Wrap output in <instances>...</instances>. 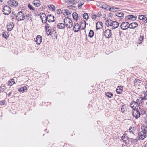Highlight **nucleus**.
Returning <instances> with one entry per match:
<instances>
[{
    "mask_svg": "<svg viewBox=\"0 0 147 147\" xmlns=\"http://www.w3.org/2000/svg\"><path fill=\"white\" fill-rule=\"evenodd\" d=\"M64 23L67 28H70L72 27V21L70 18H66L64 19Z\"/></svg>",
    "mask_w": 147,
    "mask_h": 147,
    "instance_id": "nucleus-1",
    "label": "nucleus"
},
{
    "mask_svg": "<svg viewBox=\"0 0 147 147\" xmlns=\"http://www.w3.org/2000/svg\"><path fill=\"white\" fill-rule=\"evenodd\" d=\"M96 6L105 10H108V7L109 5L103 2H97L96 3Z\"/></svg>",
    "mask_w": 147,
    "mask_h": 147,
    "instance_id": "nucleus-2",
    "label": "nucleus"
},
{
    "mask_svg": "<svg viewBox=\"0 0 147 147\" xmlns=\"http://www.w3.org/2000/svg\"><path fill=\"white\" fill-rule=\"evenodd\" d=\"M103 34L106 38H109L112 35L111 31L109 29H106L103 32Z\"/></svg>",
    "mask_w": 147,
    "mask_h": 147,
    "instance_id": "nucleus-3",
    "label": "nucleus"
},
{
    "mask_svg": "<svg viewBox=\"0 0 147 147\" xmlns=\"http://www.w3.org/2000/svg\"><path fill=\"white\" fill-rule=\"evenodd\" d=\"M121 138L123 142L126 144H128L129 142V138L126 134L123 135L121 137Z\"/></svg>",
    "mask_w": 147,
    "mask_h": 147,
    "instance_id": "nucleus-4",
    "label": "nucleus"
},
{
    "mask_svg": "<svg viewBox=\"0 0 147 147\" xmlns=\"http://www.w3.org/2000/svg\"><path fill=\"white\" fill-rule=\"evenodd\" d=\"M129 24L127 22H122L120 25V28L122 30H125L127 29L129 27Z\"/></svg>",
    "mask_w": 147,
    "mask_h": 147,
    "instance_id": "nucleus-5",
    "label": "nucleus"
},
{
    "mask_svg": "<svg viewBox=\"0 0 147 147\" xmlns=\"http://www.w3.org/2000/svg\"><path fill=\"white\" fill-rule=\"evenodd\" d=\"M16 18L18 21H22L25 19V16L21 12H19L16 16Z\"/></svg>",
    "mask_w": 147,
    "mask_h": 147,
    "instance_id": "nucleus-6",
    "label": "nucleus"
},
{
    "mask_svg": "<svg viewBox=\"0 0 147 147\" xmlns=\"http://www.w3.org/2000/svg\"><path fill=\"white\" fill-rule=\"evenodd\" d=\"M3 12L4 14L7 15L9 14L11 12V9L9 7L5 6L4 7Z\"/></svg>",
    "mask_w": 147,
    "mask_h": 147,
    "instance_id": "nucleus-7",
    "label": "nucleus"
},
{
    "mask_svg": "<svg viewBox=\"0 0 147 147\" xmlns=\"http://www.w3.org/2000/svg\"><path fill=\"white\" fill-rule=\"evenodd\" d=\"M35 42L38 45H40L42 40V37L40 35H37L34 39Z\"/></svg>",
    "mask_w": 147,
    "mask_h": 147,
    "instance_id": "nucleus-8",
    "label": "nucleus"
},
{
    "mask_svg": "<svg viewBox=\"0 0 147 147\" xmlns=\"http://www.w3.org/2000/svg\"><path fill=\"white\" fill-rule=\"evenodd\" d=\"M132 115L134 117L137 119L140 117V115L139 112L137 110H133Z\"/></svg>",
    "mask_w": 147,
    "mask_h": 147,
    "instance_id": "nucleus-9",
    "label": "nucleus"
},
{
    "mask_svg": "<svg viewBox=\"0 0 147 147\" xmlns=\"http://www.w3.org/2000/svg\"><path fill=\"white\" fill-rule=\"evenodd\" d=\"M7 3L10 6L13 7L17 6L18 5V2L15 0L9 1Z\"/></svg>",
    "mask_w": 147,
    "mask_h": 147,
    "instance_id": "nucleus-10",
    "label": "nucleus"
},
{
    "mask_svg": "<svg viewBox=\"0 0 147 147\" xmlns=\"http://www.w3.org/2000/svg\"><path fill=\"white\" fill-rule=\"evenodd\" d=\"M108 10L110 12H115L118 11L119 10V8L115 7L114 6H109L108 7Z\"/></svg>",
    "mask_w": 147,
    "mask_h": 147,
    "instance_id": "nucleus-11",
    "label": "nucleus"
},
{
    "mask_svg": "<svg viewBox=\"0 0 147 147\" xmlns=\"http://www.w3.org/2000/svg\"><path fill=\"white\" fill-rule=\"evenodd\" d=\"M123 89V87L121 86H118L116 89V92L117 94H121L122 92Z\"/></svg>",
    "mask_w": 147,
    "mask_h": 147,
    "instance_id": "nucleus-12",
    "label": "nucleus"
},
{
    "mask_svg": "<svg viewBox=\"0 0 147 147\" xmlns=\"http://www.w3.org/2000/svg\"><path fill=\"white\" fill-rule=\"evenodd\" d=\"M32 4L35 7H39L41 5V2L39 0H34Z\"/></svg>",
    "mask_w": 147,
    "mask_h": 147,
    "instance_id": "nucleus-13",
    "label": "nucleus"
},
{
    "mask_svg": "<svg viewBox=\"0 0 147 147\" xmlns=\"http://www.w3.org/2000/svg\"><path fill=\"white\" fill-rule=\"evenodd\" d=\"M119 26V23L116 21H113L112 22L111 26L112 29H114L117 28Z\"/></svg>",
    "mask_w": 147,
    "mask_h": 147,
    "instance_id": "nucleus-14",
    "label": "nucleus"
},
{
    "mask_svg": "<svg viewBox=\"0 0 147 147\" xmlns=\"http://www.w3.org/2000/svg\"><path fill=\"white\" fill-rule=\"evenodd\" d=\"M103 26L102 23L100 22H98L96 24V28L97 30L102 29Z\"/></svg>",
    "mask_w": 147,
    "mask_h": 147,
    "instance_id": "nucleus-15",
    "label": "nucleus"
},
{
    "mask_svg": "<svg viewBox=\"0 0 147 147\" xmlns=\"http://www.w3.org/2000/svg\"><path fill=\"white\" fill-rule=\"evenodd\" d=\"M40 17L42 22L44 23H45L47 21V18L45 14L43 13L41 14Z\"/></svg>",
    "mask_w": 147,
    "mask_h": 147,
    "instance_id": "nucleus-16",
    "label": "nucleus"
},
{
    "mask_svg": "<svg viewBox=\"0 0 147 147\" xmlns=\"http://www.w3.org/2000/svg\"><path fill=\"white\" fill-rule=\"evenodd\" d=\"M131 107L134 110H136L138 107V104L137 102H132L131 104Z\"/></svg>",
    "mask_w": 147,
    "mask_h": 147,
    "instance_id": "nucleus-17",
    "label": "nucleus"
},
{
    "mask_svg": "<svg viewBox=\"0 0 147 147\" xmlns=\"http://www.w3.org/2000/svg\"><path fill=\"white\" fill-rule=\"evenodd\" d=\"M139 138L141 140H143L146 136V133L143 132H140L139 134Z\"/></svg>",
    "mask_w": 147,
    "mask_h": 147,
    "instance_id": "nucleus-18",
    "label": "nucleus"
},
{
    "mask_svg": "<svg viewBox=\"0 0 147 147\" xmlns=\"http://www.w3.org/2000/svg\"><path fill=\"white\" fill-rule=\"evenodd\" d=\"M14 25L13 23L9 22L8 23L7 26V29L9 31H11L13 28Z\"/></svg>",
    "mask_w": 147,
    "mask_h": 147,
    "instance_id": "nucleus-19",
    "label": "nucleus"
},
{
    "mask_svg": "<svg viewBox=\"0 0 147 147\" xmlns=\"http://www.w3.org/2000/svg\"><path fill=\"white\" fill-rule=\"evenodd\" d=\"M46 32L47 35H50L51 34V30L49 27L48 25L46 26Z\"/></svg>",
    "mask_w": 147,
    "mask_h": 147,
    "instance_id": "nucleus-20",
    "label": "nucleus"
},
{
    "mask_svg": "<svg viewBox=\"0 0 147 147\" xmlns=\"http://www.w3.org/2000/svg\"><path fill=\"white\" fill-rule=\"evenodd\" d=\"M80 26L78 24H75L73 27L74 30L75 32H77L79 30Z\"/></svg>",
    "mask_w": 147,
    "mask_h": 147,
    "instance_id": "nucleus-21",
    "label": "nucleus"
},
{
    "mask_svg": "<svg viewBox=\"0 0 147 147\" xmlns=\"http://www.w3.org/2000/svg\"><path fill=\"white\" fill-rule=\"evenodd\" d=\"M27 89V86H24L22 87H20L18 89V91L20 92L23 93L26 91Z\"/></svg>",
    "mask_w": 147,
    "mask_h": 147,
    "instance_id": "nucleus-22",
    "label": "nucleus"
},
{
    "mask_svg": "<svg viewBox=\"0 0 147 147\" xmlns=\"http://www.w3.org/2000/svg\"><path fill=\"white\" fill-rule=\"evenodd\" d=\"M47 20L49 22H52L54 21V17L51 15H49L47 18Z\"/></svg>",
    "mask_w": 147,
    "mask_h": 147,
    "instance_id": "nucleus-23",
    "label": "nucleus"
},
{
    "mask_svg": "<svg viewBox=\"0 0 147 147\" xmlns=\"http://www.w3.org/2000/svg\"><path fill=\"white\" fill-rule=\"evenodd\" d=\"M129 27L131 29L135 28L138 26V24L135 22H133L129 24Z\"/></svg>",
    "mask_w": 147,
    "mask_h": 147,
    "instance_id": "nucleus-24",
    "label": "nucleus"
},
{
    "mask_svg": "<svg viewBox=\"0 0 147 147\" xmlns=\"http://www.w3.org/2000/svg\"><path fill=\"white\" fill-rule=\"evenodd\" d=\"M142 129L141 132H143L144 133H147V126L145 125H143L141 127Z\"/></svg>",
    "mask_w": 147,
    "mask_h": 147,
    "instance_id": "nucleus-25",
    "label": "nucleus"
},
{
    "mask_svg": "<svg viewBox=\"0 0 147 147\" xmlns=\"http://www.w3.org/2000/svg\"><path fill=\"white\" fill-rule=\"evenodd\" d=\"M86 25V21L84 20L82 21H81L80 23V27L82 29H84L85 28Z\"/></svg>",
    "mask_w": 147,
    "mask_h": 147,
    "instance_id": "nucleus-26",
    "label": "nucleus"
},
{
    "mask_svg": "<svg viewBox=\"0 0 147 147\" xmlns=\"http://www.w3.org/2000/svg\"><path fill=\"white\" fill-rule=\"evenodd\" d=\"M72 17L74 20L76 21L78 20L79 17L78 15L76 12H74L72 14Z\"/></svg>",
    "mask_w": 147,
    "mask_h": 147,
    "instance_id": "nucleus-27",
    "label": "nucleus"
},
{
    "mask_svg": "<svg viewBox=\"0 0 147 147\" xmlns=\"http://www.w3.org/2000/svg\"><path fill=\"white\" fill-rule=\"evenodd\" d=\"M15 84V82L13 79H12L9 81L7 83V84L9 86H11Z\"/></svg>",
    "mask_w": 147,
    "mask_h": 147,
    "instance_id": "nucleus-28",
    "label": "nucleus"
},
{
    "mask_svg": "<svg viewBox=\"0 0 147 147\" xmlns=\"http://www.w3.org/2000/svg\"><path fill=\"white\" fill-rule=\"evenodd\" d=\"M112 22V21L110 20H107L105 23L106 26L107 27L111 26Z\"/></svg>",
    "mask_w": 147,
    "mask_h": 147,
    "instance_id": "nucleus-29",
    "label": "nucleus"
},
{
    "mask_svg": "<svg viewBox=\"0 0 147 147\" xmlns=\"http://www.w3.org/2000/svg\"><path fill=\"white\" fill-rule=\"evenodd\" d=\"M57 27L59 29H63L65 27V25L62 23H59L57 25Z\"/></svg>",
    "mask_w": 147,
    "mask_h": 147,
    "instance_id": "nucleus-30",
    "label": "nucleus"
},
{
    "mask_svg": "<svg viewBox=\"0 0 147 147\" xmlns=\"http://www.w3.org/2000/svg\"><path fill=\"white\" fill-rule=\"evenodd\" d=\"M80 1V0H71V3L74 5H75L78 3Z\"/></svg>",
    "mask_w": 147,
    "mask_h": 147,
    "instance_id": "nucleus-31",
    "label": "nucleus"
},
{
    "mask_svg": "<svg viewBox=\"0 0 147 147\" xmlns=\"http://www.w3.org/2000/svg\"><path fill=\"white\" fill-rule=\"evenodd\" d=\"M115 15L119 17H122L123 16L124 13L123 12H117L116 13Z\"/></svg>",
    "mask_w": 147,
    "mask_h": 147,
    "instance_id": "nucleus-32",
    "label": "nucleus"
},
{
    "mask_svg": "<svg viewBox=\"0 0 147 147\" xmlns=\"http://www.w3.org/2000/svg\"><path fill=\"white\" fill-rule=\"evenodd\" d=\"M48 7L50 9L54 11L55 10V6L53 5H48Z\"/></svg>",
    "mask_w": 147,
    "mask_h": 147,
    "instance_id": "nucleus-33",
    "label": "nucleus"
},
{
    "mask_svg": "<svg viewBox=\"0 0 147 147\" xmlns=\"http://www.w3.org/2000/svg\"><path fill=\"white\" fill-rule=\"evenodd\" d=\"M94 32L93 30H90L88 33V36L90 38H92L93 37L94 35Z\"/></svg>",
    "mask_w": 147,
    "mask_h": 147,
    "instance_id": "nucleus-34",
    "label": "nucleus"
},
{
    "mask_svg": "<svg viewBox=\"0 0 147 147\" xmlns=\"http://www.w3.org/2000/svg\"><path fill=\"white\" fill-rule=\"evenodd\" d=\"M105 95L107 97L109 98H111L113 96V94L110 92H107L105 93Z\"/></svg>",
    "mask_w": 147,
    "mask_h": 147,
    "instance_id": "nucleus-35",
    "label": "nucleus"
},
{
    "mask_svg": "<svg viewBox=\"0 0 147 147\" xmlns=\"http://www.w3.org/2000/svg\"><path fill=\"white\" fill-rule=\"evenodd\" d=\"M84 2L83 1H80L78 4V8L79 9L81 8V6L84 4Z\"/></svg>",
    "mask_w": 147,
    "mask_h": 147,
    "instance_id": "nucleus-36",
    "label": "nucleus"
},
{
    "mask_svg": "<svg viewBox=\"0 0 147 147\" xmlns=\"http://www.w3.org/2000/svg\"><path fill=\"white\" fill-rule=\"evenodd\" d=\"M144 39V36H142L140 37L138 39V43L139 44H140L141 43L143 40Z\"/></svg>",
    "mask_w": 147,
    "mask_h": 147,
    "instance_id": "nucleus-37",
    "label": "nucleus"
},
{
    "mask_svg": "<svg viewBox=\"0 0 147 147\" xmlns=\"http://www.w3.org/2000/svg\"><path fill=\"white\" fill-rule=\"evenodd\" d=\"M136 129V128L135 127L132 126L130 127L129 129V130L131 132H132L133 131H134Z\"/></svg>",
    "mask_w": 147,
    "mask_h": 147,
    "instance_id": "nucleus-38",
    "label": "nucleus"
},
{
    "mask_svg": "<svg viewBox=\"0 0 147 147\" xmlns=\"http://www.w3.org/2000/svg\"><path fill=\"white\" fill-rule=\"evenodd\" d=\"M2 36L5 38L7 39L8 37V34L5 32H3L2 34Z\"/></svg>",
    "mask_w": 147,
    "mask_h": 147,
    "instance_id": "nucleus-39",
    "label": "nucleus"
},
{
    "mask_svg": "<svg viewBox=\"0 0 147 147\" xmlns=\"http://www.w3.org/2000/svg\"><path fill=\"white\" fill-rule=\"evenodd\" d=\"M83 17L84 19L87 20L88 18V15L87 13H84L83 15Z\"/></svg>",
    "mask_w": 147,
    "mask_h": 147,
    "instance_id": "nucleus-40",
    "label": "nucleus"
},
{
    "mask_svg": "<svg viewBox=\"0 0 147 147\" xmlns=\"http://www.w3.org/2000/svg\"><path fill=\"white\" fill-rule=\"evenodd\" d=\"M28 7L30 10H32L33 11L35 10L33 8V6L30 4H28Z\"/></svg>",
    "mask_w": 147,
    "mask_h": 147,
    "instance_id": "nucleus-41",
    "label": "nucleus"
},
{
    "mask_svg": "<svg viewBox=\"0 0 147 147\" xmlns=\"http://www.w3.org/2000/svg\"><path fill=\"white\" fill-rule=\"evenodd\" d=\"M125 106L124 105H122L121 106V109L122 112H124L125 111Z\"/></svg>",
    "mask_w": 147,
    "mask_h": 147,
    "instance_id": "nucleus-42",
    "label": "nucleus"
},
{
    "mask_svg": "<svg viewBox=\"0 0 147 147\" xmlns=\"http://www.w3.org/2000/svg\"><path fill=\"white\" fill-rule=\"evenodd\" d=\"M65 12L67 16H69L70 15L71 13L70 12L67 10L65 9Z\"/></svg>",
    "mask_w": 147,
    "mask_h": 147,
    "instance_id": "nucleus-43",
    "label": "nucleus"
},
{
    "mask_svg": "<svg viewBox=\"0 0 147 147\" xmlns=\"http://www.w3.org/2000/svg\"><path fill=\"white\" fill-rule=\"evenodd\" d=\"M26 17L29 20H31L32 17V16L31 15H27L26 16Z\"/></svg>",
    "mask_w": 147,
    "mask_h": 147,
    "instance_id": "nucleus-44",
    "label": "nucleus"
},
{
    "mask_svg": "<svg viewBox=\"0 0 147 147\" xmlns=\"http://www.w3.org/2000/svg\"><path fill=\"white\" fill-rule=\"evenodd\" d=\"M134 17V16L133 15H129L127 16V18L128 19H131L133 18Z\"/></svg>",
    "mask_w": 147,
    "mask_h": 147,
    "instance_id": "nucleus-45",
    "label": "nucleus"
},
{
    "mask_svg": "<svg viewBox=\"0 0 147 147\" xmlns=\"http://www.w3.org/2000/svg\"><path fill=\"white\" fill-rule=\"evenodd\" d=\"M96 18V16L95 15H93L92 16V19L94 20H95Z\"/></svg>",
    "mask_w": 147,
    "mask_h": 147,
    "instance_id": "nucleus-46",
    "label": "nucleus"
},
{
    "mask_svg": "<svg viewBox=\"0 0 147 147\" xmlns=\"http://www.w3.org/2000/svg\"><path fill=\"white\" fill-rule=\"evenodd\" d=\"M141 81H140V80H138L136 82V84H135V85H137V84H138L139 83H141Z\"/></svg>",
    "mask_w": 147,
    "mask_h": 147,
    "instance_id": "nucleus-47",
    "label": "nucleus"
},
{
    "mask_svg": "<svg viewBox=\"0 0 147 147\" xmlns=\"http://www.w3.org/2000/svg\"><path fill=\"white\" fill-rule=\"evenodd\" d=\"M61 13V11L60 9H58L57 11V13L59 14H60Z\"/></svg>",
    "mask_w": 147,
    "mask_h": 147,
    "instance_id": "nucleus-48",
    "label": "nucleus"
},
{
    "mask_svg": "<svg viewBox=\"0 0 147 147\" xmlns=\"http://www.w3.org/2000/svg\"><path fill=\"white\" fill-rule=\"evenodd\" d=\"M144 16H139V18L141 20V19H144Z\"/></svg>",
    "mask_w": 147,
    "mask_h": 147,
    "instance_id": "nucleus-49",
    "label": "nucleus"
},
{
    "mask_svg": "<svg viewBox=\"0 0 147 147\" xmlns=\"http://www.w3.org/2000/svg\"><path fill=\"white\" fill-rule=\"evenodd\" d=\"M144 98L145 99H147V92H146L144 94Z\"/></svg>",
    "mask_w": 147,
    "mask_h": 147,
    "instance_id": "nucleus-50",
    "label": "nucleus"
},
{
    "mask_svg": "<svg viewBox=\"0 0 147 147\" xmlns=\"http://www.w3.org/2000/svg\"><path fill=\"white\" fill-rule=\"evenodd\" d=\"M1 88L3 89V90H5L6 89V88L5 86H3Z\"/></svg>",
    "mask_w": 147,
    "mask_h": 147,
    "instance_id": "nucleus-51",
    "label": "nucleus"
},
{
    "mask_svg": "<svg viewBox=\"0 0 147 147\" xmlns=\"http://www.w3.org/2000/svg\"><path fill=\"white\" fill-rule=\"evenodd\" d=\"M144 21L145 22H147V17L144 19Z\"/></svg>",
    "mask_w": 147,
    "mask_h": 147,
    "instance_id": "nucleus-52",
    "label": "nucleus"
},
{
    "mask_svg": "<svg viewBox=\"0 0 147 147\" xmlns=\"http://www.w3.org/2000/svg\"><path fill=\"white\" fill-rule=\"evenodd\" d=\"M144 119L145 121H147V116H146L144 117Z\"/></svg>",
    "mask_w": 147,
    "mask_h": 147,
    "instance_id": "nucleus-53",
    "label": "nucleus"
},
{
    "mask_svg": "<svg viewBox=\"0 0 147 147\" xmlns=\"http://www.w3.org/2000/svg\"><path fill=\"white\" fill-rule=\"evenodd\" d=\"M121 147H126L125 145L122 144L121 146Z\"/></svg>",
    "mask_w": 147,
    "mask_h": 147,
    "instance_id": "nucleus-54",
    "label": "nucleus"
},
{
    "mask_svg": "<svg viewBox=\"0 0 147 147\" xmlns=\"http://www.w3.org/2000/svg\"><path fill=\"white\" fill-rule=\"evenodd\" d=\"M145 88L147 90V84L145 85Z\"/></svg>",
    "mask_w": 147,
    "mask_h": 147,
    "instance_id": "nucleus-55",
    "label": "nucleus"
},
{
    "mask_svg": "<svg viewBox=\"0 0 147 147\" xmlns=\"http://www.w3.org/2000/svg\"><path fill=\"white\" fill-rule=\"evenodd\" d=\"M3 1V0H0V2H2Z\"/></svg>",
    "mask_w": 147,
    "mask_h": 147,
    "instance_id": "nucleus-56",
    "label": "nucleus"
},
{
    "mask_svg": "<svg viewBox=\"0 0 147 147\" xmlns=\"http://www.w3.org/2000/svg\"><path fill=\"white\" fill-rule=\"evenodd\" d=\"M53 32L55 34H56V32L54 31Z\"/></svg>",
    "mask_w": 147,
    "mask_h": 147,
    "instance_id": "nucleus-57",
    "label": "nucleus"
},
{
    "mask_svg": "<svg viewBox=\"0 0 147 147\" xmlns=\"http://www.w3.org/2000/svg\"><path fill=\"white\" fill-rule=\"evenodd\" d=\"M54 36H55V37H56V34L55 35H54Z\"/></svg>",
    "mask_w": 147,
    "mask_h": 147,
    "instance_id": "nucleus-58",
    "label": "nucleus"
},
{
    "mask_svg": "<svg viewBox=\"0 0 147 147\" xmlns=\"http://www.w3.org/2000/svg\"><path fill=\"white\" fill-rule=\"evenodd\" d=\"M73 8H75V7H74V6H73Z\"/></svg>",
    "mask_w": 147,
    "mask_h": 147,
    "instance_id": "nucleus-59",
    "label": "nucleus"
},
{
    "mask_svg": "<svg viewBox=\"0 0 147 147\" xmlns=\"http://www.w3.org/2000/svg\"><path fill=\"white\" fill-rule=\"evenodd\" d=\"M70 7L71 8V6H70Z\"/></svg>",
    "mask_w": 147,
    "mask_h": 147,
    "instance_id": "nucleus-60",
    "label": "nucleus"
},
{
    "mask_svg": "<svg viewBox=\"0 0 147 147\" xmlns=\"http://www.w3.org/2000/svg\"><path fill=\"white\" fill-rule=\"evenodd\" d=\"M138 86H140V85H138Z\"/></svg>",
    "mask_w": 147,
    "mask_h": 147,
    "instance_id": "nucleus-61",
    "label": "nucleus"
}]
</instances>
